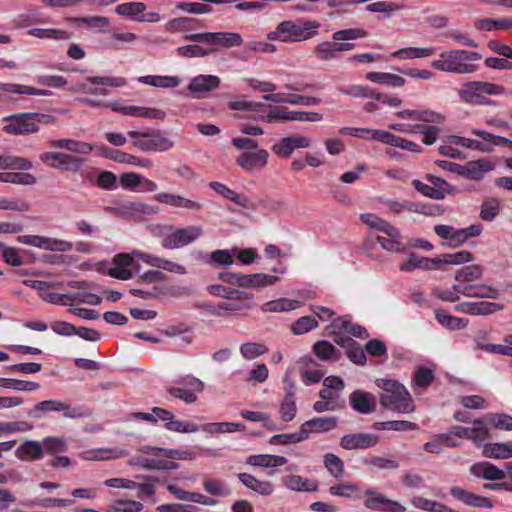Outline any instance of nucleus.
<instances>
[{"label": "nucleus", "instance_id": "nucleus-1", "mask_svg": "<svg viewBox=\"0 0 512 512\" xmlns=\"http://www.w3.org/2000/svg\"><path fill=\"white\" fill-rule=\"evenodd\" d=\"M481 59L482 56L478 52L452 49L441 52L439 58L432 61L431 65L442 72L470 74L478 70L476 62Z\"/></svg>", "mask_w": 512, "mask_h": 512}, {"label": "nucleus", "instance_id": "nucleus-2", "mask_svg": "<svg viewBox=\"0 0 512 512\" xmlns=\"http://www.w3.org/2000/svg\"><path fill=\"white\" fill-rule=\"evenodd\" d=\"M320 23L316 20L300 18L296 21L280 22L274 31L267 34L269 40L280 42H301L309 40L318 34Z\"/></svg>", "mask_w": 512, "mask_h": 512}, {"label": "nucleus", "instance_id": "nucleus-3", "mask_svg": "<svg viewBox=\"0 0 512 512\" xmlns=\"http://www.w3.org/2000/svg\"><path fill=\"white\" fill-rule=\"evenodd\" d=\"M376 385L383 390L380 395L382 407L404 414L414 411L412 397L404 385L391 379H377Z\"/></svg>", "mask_w": 512, "mask_h": 512}, {"label": "nucleus", "instance_id": "nucleus-4", "mask_svg": "<svg viewBox=\"0 0 512 512\" xmlns=\"http://www.w3.org/2000/svg\"><path fill=\"white\" fill-rule=\"evenodd\" d=\"M7 122L3 131L10 135H30L38 133L40 125H48L56 122L53 115L38 112L15 113L3 118Z\"/></svg>", "mask_w": 512, "mask_h": 512}, {"label": "nucleus", "instance_id": "nucleus-5", "mask_svg": "<svg viewBox=\"0 0 512 512\" xmlns=\"http://www.w3.org/2000/svg\"><path fill=\"white\" fill-rule=\"evenodd\" d=\"M128 420H142L152 425L162 421L166 430L176 433H195L199 431V425L193 422L178 420L172 411L157 406L152 408L151 413H130Z\"/></svg>", "mask_w": 512, "mask_h": 512}, {"label": "nucleus", "instance_id": "nucleus-6", "mask_svg": "<svg viewBox=\"0 0 512 512\" xmlns=\"http://www.w3.org/2000/svg\"><path fill=\"white\" fill-rule=\"evenodd\" d=\"M127 136L133 140L132 145L143 152H166L174 147V142L159 129L130 130Z\"/></svg>", "mask_w": 512, "mask_h": 512}, {"label": "nucleus", "instance_id": "nucleus-7", "mask_svg": "<svg viewBox=\"0 0 512 512\" xmlns=\"http://www.w3.org/2000/svg\"><path fill=\"white\" fill-rule=\"evenodd\" d=\"M504 87L486 81L465 82L458 91L461 102L472 105H485L488 103L487 95H502Z\"/></svg>", "mask_w": 512, "mask_h": 512}, {"label": "nucleus", "instance_id": "nucleus-8", "mask_svg": "<svg viewBox=\"0 0 512 512\" xmlns=\"http://www.w3.org/2000/svg\"><path fill=\"white\" fill-rule=\"evenodd\" d=\"M218 279L231 286L245 289H261L274 285L278 282L279 277L264 273L243 274L226 271L219 273Z\"/></svg>", "mask_w": 512, "mask_h": 512}, {"label": "nucleus", "instance_id": "nucleus-9", "mask_svg": "<svg viewBox=\"0 0 512 512\" xmlns=\"http://www.w3.org/2000/svg\"><path fill=\"white\" fill-rule=\"evenodd\" d=\"M184 38L187 41L223 48L238 47L243 43L242 36L235 32L194 33L188 34Z\"/></svg>", "mask_w": 512, "mask_h": 512}, {"label": "nucleus", "instance_id": "nucleus-10", "mask_svg": "<svg viewBox=\"0 0 512 512\" xmlns=\"http://www.w3.org/2000/svg\"><path fill=\"white\" fill-rule=\"evenodd\" d=\"M17 242L47 251L57 252H69L73 247L72 243L69 241L39 235H21L17 237Z\"/></svg>", "mask_w": 512, "mask_h": 512}, {"label": "nucleus", "instance_id": "nucleus-11", "mask_svg": "<svg viewBox=\"0 0 512 512\" xmlns=\"http://www.w3.org/2000/svg\"><path fill=\"white\" fill-rule=\"evenodd\" d=\"M42 163L64 171H80L83 158L60 152H43L39 155Z\"/></svg>", "mask_w": 512, "mask_h": 512}, {"label": "nucleus", "instance_id": "nucleus-12", "mask_svg": "<svg viewBox=\"0 0 512 512\" xmlns=\"http://www.w3.org/2000/svg\"><path fill=\"white\" fill-rule=\"evenodd\" d=\"M203 234L201 226H187L175 230L163 238L161 245L166 249H176L194 242Z\"/></svg>", "mask_w": 512, "mask_h": 512}, {"label": "nucleus", "instance_id": "nucleus-13", "mask_svg": "<svg viewBox=\"0 0 512 512\" xmlns=\"http://www.w3.org/2000/svg\"><path fill=\"white\" fill-rule=\"evenodd\" d=\"M253 299H233L218 303L217 305H209L207 311L209 314L217 317H225L227 315H245L251 309V301Z\"/></svg>", "mask_w": 512, "mask_h": 512}, {"label": "nucleus", "instance_id": "nucleus-14", "mask_svg": "<svg viewBox=\"0 0 512 512\" xmlns=\"http://www.w3.org/2000/svg\"><path fill=\"white\" fill-rule=\"evenodd\" d=\"M367 497L364 501L366 508L370 510H377L382 512H405L406 508L399 502L388 499L381 493H378L372 489L365 491Z\"/></svg>", "mask_w": 512, "mask_h": 512}, {"label": "nucleus", "instance_id": "nucleus-15", "mask_svg": "<svg viewBox=\"0 0 512 512\" xmlns=\"http://www.w3.org/2000/svg\"><path fill=\"white\" fill-rule=\"evenodd\" d=\"M52 411L63 412L64 416L67 418H76L81 416V414L77 412L76 408L58 400H45L39 402L27 412V415L31 418H40L43 412Z\"/></svg>", "mask_w": 512, "mask_h": 512}, {"label": "nucleus", "instance_id": "nucleus-16", "mask_svg": "<svg viewBox=\"0 0 512 512\" xmlns=\"http://www.w3.org/2000/svg\"><path fill=\"white\" fill-rule=\"evenodd\" d=\"M311 145L309 138L302 135H291L280 139L273 144L271 150L281 158H289L295 149L308 148Z\"/></svg>", "mask_w": 512, "mask_h": 512}, {"label": "nucleus", "instance_id": "nucleus-17", "mask_svg": "<svg viewBox=\"0 0 512 512\" xmlns=\"http://www.w3.org/2000/svg\"><path fill=\"white\" fill-rule=\"evenodd\" d=\"M449 493L455 500L470 507L487 509L493 507V502L491 499L475 494L460 486H452L449 489Z\"/></svg>", "mask_w": 512, "mask_h": 512}, {"label": "nucleus", "instance_id": "nucleus-18", "mask_svg": "<svg viewBox=\"0 0 512 512\" xmlns=\"http://www.w3.org/2000/svg\"><path fill=\"white\" fill-rule=\"evenodd\" d=\"M379 442V437L371 433H350L340 439V447L345 450L368 449Z\"/></svg>", "mask_w": 512, "mask_h": 512}, {"label": "nucleus", "instance_id": "nucleus-19", "mask_svg": "<svg viewBox=\"0 0 512 512\" xmlns=\"http://www.w3.org/2000/svg\"><path fill=\"white\" fill-rule=\"evenodd\" d=\"M114 267L109 268L107 274L119 280H129L133 277L130 268H139V264L135 263L134 258L127 253L116 254L113 258Z\"/></svg>", "mask_w": 512, "mask_h": 512}, {"label": "nucleus", "instance_id": "nucleus-20", "mask_svg": "<svg viewBox=\"0 0 512 512\" xmlns=\"http://www.w3.org/2000/svg\"><path fill=\"white\" fill-rule=\"evenodd\" d=\"M269 153L266 149L257 151H246L241 153L236 163L245 171L252 172L264 168L268 162Z\"/></svg>", "mask_w": 512, "mask_h": 512}, {"label": "nucleus", "instance_id": "nucleus-21", "mask_svg": "<svg viewBox=\"0 0 512 512\" xmlns=\"http://www.w3.org/2000/svg\"><path fill=\"white\" fill-rule=\"evenodd\" d=\"M372 140L381 142L383 144L391 145L394 147H398L400 149L414 152V153H421L422 148L417 143L404 139L400 136H397L395 134H392L388 131L381 130V131H375L373 133V136H371Z\"/></svg>", "mask_w": 512, "mask_h": 512}, {"label": "nucleus", "instance_id": "nucleus-22", "mask_svg": "<svg viewBox=\"0 0 512 512\" xmlns=\"http://www.w3.org/2000/svg\"><path fill=\"white\" fill-rule=\"evenodd\" d=\"M504 309V306L500 303L496 302H487V301H479V302H462L457 304L454 307V310L459 313L469 314V315H490L496 311H501Z\"/></svg>", "mask_w": 512, "mask_h": 512}, {"label": "nucleus", "instance_id": "nucleus-23", "mask_svg": "<svg viewBox=\"0 0 512 512\" xmlns=\"http://www.w3.org/2000/svg\"><path fill=\"white\" fill-rule=\"evenodd\" d=\"M221 79L216 75H198L191 79L188 90L194 98H200L203 93L213 91L220 86Z\"/></svg>", "mask_w": 512, "mask_h": 512}, {"label": "nucleus", "instance_id": "nucleus-24", "mask_svg": "<svg viewBox=\"0 0 512 512\" xmlns=\"http://www.w3.org/2000/svg\"><path fill=\"white\" fill-rule=\"evenodd\" d=\"M105 212L116 217L132 218L140 214L154 212L153 207L143 202H126L119 207H105Z\"/></svg>", "mask_w": 512, "mask_h": 512}, {"label": "nucleus", "instance_id": "nucleus-25", "mask_svg": "<svg viewBox=\"0 0 512 512\" xmlns=\"http://www.w3.org/2000/svg\"><path fill=\"white\" fill-rule=\"evenodd\" d=\"M351 408L361 414H370L376 409V398L364 390H355L349 395Z\"/></svg>", "mask_w": 512, "mask_h": 512}, {"label": "nucleus", "instance_id": "nucleus-26", "mask_svg": "<svg viewBox=\"0 0 512 512\" xmlns=\"http://www.w3.org/2000/svg\"><path fill=\"white\" fill-rule=\"evenodd\" d=\"M263 99L273 103H288L291 105L315 106L321 102V99L314 96H304L300 94H266Z\"/></svg>", "mask_w": 512, "mask_h": 512}, {"label": "nucleus", "instance_id": "nucleus-27", "mask_svg": "<svg viewBox=\"0 0 512 512\" xmlns=\"http://www.w3.org/2000/svg\"><path fill=\"white\" fill-rule=\"evenodd\" d=\"M439 268V256L428 258L417 253H411L407 261L400 265V270L404 272H411L415 269L434 270Z\"/></svg>", "mask_w": 512, "mask_h": 512}, {"label": "nucleus", "instance_id": "nucleus-28", "mask_svg": "<svg viewBox=\"0 0 512 512\" xmlns=\"http://www.w3.org/2000/svg\"><path fill=\"white\" fill-rule=\"evenodd\" d=\"M327 330H332V333H345L349 336H354L357 338H367L368 333L367 330L359 326L350 320L344 318H336L332 321V323L327 326Z\"/></svg>", "mask_w": 512, "mask_h": 512}, {"label": "nucleus", "instance_id": "nucleus-29", "mask_svg": "<svg viewBox=\"0 0 512 512\" xmlns=\"http://www.w3.org/2000/svg\"><path fill=\"white\" fill-rule=\"evenodd\" d=\"M155 201L176 208H185L188 210H200L202 205L194 200L186 199L178 194L161 192L154 196Z\"/></svg>", "mask_w": 512, "mask_h": 512}, {"label": "nucleus", "instance_id": "nucleus-30", "mask_svg": "<svg viewBox=\"0 0 512 512\" xmlns=\"http://www.w3.org/2000/svg\"><path fill=\"white\" fill-rule=\"evenodd\" d=\"M338 425V419L334 416L315 417L304 422L301 427L306 431L307 439L310 433H323L335 429Z\"/></svg>", "mask_w": 512, "mask_h": 512}, {"label": "nucleus", "instance_id": "nucleus-31", "mask_svg": "<svg viewBox=\"0 0 512 512\" xmlns=\"http://www.w3.org/2000/svg\"><path fill=\"white\" fill-rule=\"evenodd\" d=\"M361 221L372 229L385 233L389 237H401L398 228L388 221L376 216L372 213L361 214Z\"/></svg>", "mask_w": 512, "mask_h": 512}, {"label": "nucleus", "instance_id": "nucleus-32", "mask_svg": "<svg viewBox=\"0 0 512 512\" xmlns=\"http://www.w3.org/2000/svg\"><path fill=\"white\" fill-rule=\"evenodd\" d=\"M106 157L117 163L129 164L147 169L152 168L154 165L153 161L149 158H140L120 150H109L106 153Z\"/></svg>", "mask_w": 512, "mask_h": 512}, {"label": "nucleus", "instance_id": "nucleus-33", "mask_svg": "<svg viewBox=\"0 0 512 512\" xmlns=\"http://www.w3.org/2000/svg\"><path fill=\"white\" fill-rule=\"evenodd\" d=\"M18 459L23 461H34L43 458L42 444L35 440H26L15 451Z\"/></svg>", "mask_w": 512, "mask_h": 512}, {"label": "nucleus", "instance_id": "nucleus-34", "mask_svg": "<svg viewBox=\"0 0 512 512\" xmlns=\"http://www.w3.org/2000/svg\"><path fill=\"white\" fill-rule=\"evenodd\" d=\"M462 168L460 176L478 181L484 177L486 172L492 170V165L488 161L480 159L477 161H470L467 164L462 165Z\"/></svg>", "mask_w": 512, "mask_h": 512}, {"label": "nucleus", "instance_id": "nucleus-35", "mask_svg": "<svg viewBox=\"0 0 512 512\" xmlns=\"http://www.w3.org/2000/svg\"><path fill=\"white\" fill-rule=\"evenodd\" d=\"M434 232L440 238L448 240L449 247L455 248L465 243V236L462 232V229H457L453 226L441 224L434 227Z\"/></svg>", "mask_w": 512, "mask_h": 512}, {"label": "nucleus", "instance_id": "nucleus-36", "mask_svg": "<svg viewBox=\"0 0 512 512\" xmlns=\"http://www.w3.org/2000/svg\"><path fill=\"white\" fill-rule=\"evenodd\" d=\"M238 478L243 485L262 496H269L274 491V486L269 481H261L248 473H239Z\"/></svg>", "mask_w": 512, "mask_h": 512}, {"label": "nucleus", "instance_id": "nucleus-37", "mask_svg": "<svg viewBox=\"0 0 512 512\" xmlns=\"http://www.w3.org/2000/svg\"><path fill=\"white\" fill-rule=\"evenodd\" d=\"M207 291L209 294L217 297L224 298L226 300H233V299H253L254 295L252 293L239 290V289H233L224 285L220 284H214L210 285L207 288Z\"/></svg>", "mask_w": 512, "mask_h": 512}, {"label": "nucleus", "instance_id": "nucleus-38", "mask_svg": "<svg viewBox=\"0 0 512 512\" xmlns=\"http://www.w3.org/2000/svg\"><path fill=\"white\" fill-rule=\"evenodd\" d=\"M145 10L146 5L142 2L122 3L117 5L115 8V12L118 15L125 16L140 22L146 21V15L144 14Z\"/></svg>", "mask_w": 512, "mask_h": 512}, {"label": "nucleus", "instance_id": "nucleus-39", "mask_svg": "<svg viewBox=\"0 0 512 512\" xmlns=\"http://www.w3.org/2000/svg\"><path fill=\"white\" fill-rule=\"evenodd\" d=\"M0 91L33 96H51L53 93L48 89H39L29 85L17 83H0Z\"/></svg>", "mask_w": 512, "mask_h": 512}, {"label": "nucleus", "instance_id": "nucleus-40", "mask_svg": "<svg viewBox=\"0 0 512 512\" xmlns=\"http://www.w3.org/2000/svg\"><path fill=\"white\" fill-rule=\"evenodd\" d=\"M482 453L487 458L508 459L512 457V443H488Z\"/></svg>", "mask_w": 512, "mask_h": 512}, {"label": "nucleus", "instance_id": "nucleus-41", "mask_svg": "<svg viewBox=\"0 0 512 512\" xmlns=\"http://www.w3.org/2000/svg\"><path fill=\"white\" fill-rule=\"evenodd\" d=\"M139 82L158 88H175L180 85L181 79L177 76L147 75L140 77Z\"/></svg>", "mask_w": 512, "mask_h": 512}, {"label": "nucleus", "instance_id": "nucleus-42", "mask_svg": "<svg viewBox=\"0 0 512 512\" xmlns=\"http://www.w3.org/2000/svg\"><path fill=\"white\" fill-rule=\"evenodd\" d=\"M436 49L434 47L418 48V47H406L401 48L391 54V57L399 60L415 59V58H426L435 54Z\"/></svg>", "mask_w": 512, "mask_h": 512}, {"label": "nucleus", "instance_id": "nucleus-43", "mask_svg": "<svg viewBox=\"0 0 512 512\" xmlns=\"http://www.w3.org/2000/svg\"><path fill=\"white\" fill-rule=\"evenodd\" d=\"M435 318L439 324L449 330H461L468 324L467 319L453 316L443 309L435 310Z\"/></svg>", "mask_w": 512, "mask_h": 512}, {"label": "nucleus", "instance_id": "nucleus-44", "mask_svg": "<svg viewBox=\"0 0 512 512\" xmlns=\"http://www.w3.org/2000/svg\"><path fill=\"white\" fill-rule=\"evenodd\" d=\"M464 296L477 298L497 299L499 297L498 289L485 284H466Z\"/></svg>", "mask_w": 512, "mask_h": 512}, {"label": "nucleus", "instance_id": "nucleus-45", "mask_svg": "<svg viewBox=\"0 0 512 512\" xmlns=\"http://www.w3.org/2000/svg\"><path fill=\"white\" fill-rule=\"evenodd\" d=\"M284 485L294 491L314 492L318 490L316 482L299 475H290L283 478Z\"/></svg>", "mask_w": 512, "mask_h": 512}, {"label": "nucleus", "instance_id": "nucleus-46", "mask_svg": "<svg viewBox=\"0 0 512 512\" xmlns=\"http://www.w3.org/2000/svg\"><path fill=\"white\" fill-rule=\"evenodd\" d=\"M287 458L284 456L270 455V454H259L251 455L247 463L252 466L259 467H279L287 463Z\"/></svg>", "mask_w": 512, "mask_h": 512}, {"label": "nucleus", "instance_id": "nucleus-47", "mask_svg": "<svg viewBox=\"0 0 512 512\" xmlns=\"http://www.w3.org/2000/svg\"><path fill=\"white\" fill-rule=\"evenodd\" d=\"M203 261L213 268H221L232 265L234 257L229 250H215L203 257Z\"/></svg>", "mask_w": 512, "mask_h": 512}, {"label": "nucleus", "instance_id": "nucleus-48", "mask_svg": "<svg viewBox=\"0 0 512 512\" xmlns=\"http://www.w3.org/2000/svg\"><path fill=\"white\" fill-rule=\"evenodd\" d=\"M32 162L24 157L0 155V170H30Z\"/></svg>", "mask_w": 512, "mask_h": 512}, {"label": "nucleus", "instance_id": "nucleus-49", "mask_svg": "<svg viewBox=\"0 0 512 512\" xmlns=\"http://www.w3.org/2000/svg\"><path fill=\"white\" fill-rule=\"evenodd\" d=\"M49 146L53 148L65 149L75 153H89L92 150L91 145L73 139H59L49 141Z\"/></svg>", "mask_w": 512, "mask_h": 512}, {"label": "nucleus", "instance_id": "nucleus-50", "mask_svg": "<svg viewBox=\"0 0 512 512\" xmlns=\"http://www.w3.org/2000/svg\"><path fill=\"white\" fill-rule=\"evenodd\" d=\"M366 78L371 82L386 84L391 87H402L406 82L399 75L384 72H369L366 74Z\"/></svg>", "mask_w": 512, "mask_h": 512}, {"label": "nucleus", "instance_id": "nucleus-51", "mask_svg": "<svg viewBox=\"0 0 512 512\" xmlns=\"http://www.w3.org/2000/svg\"><path fill=\"white\" fill-rule=\"evenodd\" d=\"M301 302L288 298H280L276 300H271L262 305V310L264 312H284L295 310L300 307Z\"/></svg>", "mask_w": 512, "mask_h": 512}, {"label": "nucleus", "instance_id": "nucleus-52", "mask_svg": "<svg viewBox=\"0 0 512 512\" xmlns=\"http://www.w3.org/2000/svg\"><path fill=\"white\" fill-rule=\"evenodd\" d=\"M313 55L320 61H331L339 58L334 40L317 44L313 49Z\"/></svg>", "mask_w": 512, "mask_h": 512}, {"label": "nucleus", "instance_id": "nucleus-53", "mask_svg": "<svg viewBox=\"0 0 512 512\" xmlns=\"http://www.w3.org/2000/svg\"><path fill=\"white\" fill-rule=\"evenodd\" d=\"M27 34L40 39L67 40L70 38L68 32L55 28H31Z\"/></svg>", "mask_w": 512, "mask_h": 512}, {"label": "nucleus", "instance_id": "nucleus-54", "mask_svg": "<svg viewBox=\"0 0 512 512\" xmlns=\"http://www.w3.org/2000/svg\"><path fill=\"white\" fill-rule=\"evenodd\" d=\"M0 182L34 185L37 182V179L34 175L25 172H0Z\"/></svg>", "mask_w": 512, "mask_h": 512}, {"label": "nucleus", "instance_id": "nucleus-55", "mask_svg": "<svg viewBox=\"0 0 512 512\" xmlns=\"http://www.w3.org/2000/svg\"><path fill=\"white\" fill-rule=\"evenodd\" d=\"M323 464L329 474L336 479L342 478L344 474V461L333 453H326L323 456Z\"/></svg>", "mask_w": 512, "mask_h": 512}, {"label": "nucleus", "instance_id": "nucleus-56", "mask_svg": "<svg viewBox=\"0 0 512 512\" xmlns=\"http://www.w3.org/2000/svg\"><path fill=\"white\" fill-rule=\"evenodd\" d=\"M177 54L181 57L187 58H195V57H205L214 54L217 49L210 47L204 48L198 44H191L178 47L176 49Z\"/></svg>", "mask_w": 512, "mask_h": 512}, {"label": "nucleus", "instance_id": "nucleus-57", "mask_svg": "<svg viewBox=\"0 0 512 512\" xmlns=\"http://www.w3.org/2000/svg\"><path fill=\"white\" fill-rule=\"evenodd\" d=\"M483 269L481 266L473 264L464 266L456 271L455 280L458 282H474L482 277Z\"/></svg>", "mask_w": 512, "mask_h": 512}, {"label": "nucleus", "instance_id": "nucleus-58", "mask_svg": "<svg viewBox=\"0 0 512 512\" xmlns=\"http://www.w3.org/2000/svg\"><path fill=\"white\" fill-rule=\"evenodd\" d=\"M374 428L378 430H393V431H410L417 430L418 425L414 422L406 420H391L384 422H376Z\"/></svg>", "mask_w": 512, "mask_h": 512}, {"label": "nucleus", "instance_id": "nucleus-59", "mask_svg": "<svg viewBox=\"0 0 512 512\" xmlns=\"http://www.w3.org/2000/svg\"><path fill=\"white\" fill-rule=\"evenodd\" d=\"M473 260V255L469 251H459L456 253H446L439 256V266L459 265Z\"/></svg>", "mask_w": 512, "mask_h": 512}, {"label": "nucleus", "instance_id": "nucleus-60", "mask_svg": "<svg viewBox=\"0 0 512 512\" xmlns=\"http://www.w3.org/2000/svg\"><path fill=\"white\" fill-rule=\"evenodd\" d=\"M306 439V431L302 430V427H300V430L295 433L278 434L272 436L269 440V443L272 445H286L290 443H298Z\"/></svg>", "mask_w": 512, "mask_h": 512}, {"label": "nucleus", "instance_id": "nucleus-61", "mask_svg": "<svg viewBox=\"0 0 512 512\" xmlns=\"http://www.w3.org/2000/svg\"><path fill=\"white\" fill-rule=\"evenodd\" d=\"M365 9L369 12L384 13L391 17L394 12L404 9V5L397 2L378 1L368 4Z\"/></svg>", "mask_w": 512, "mask_h": 512}, {"label": "nucleus", "instance_id": "nucleus-62", "mask_svg": "<svg viewBox=\"0 0 512 512\" xmlns=\"http://www.w3.org/2000/svg\"><path fill=\"white\" fill-rule=\"evenodd\" d=\"M318 327V321L312 316H302L293 322L291 332L294 335H303Z\"/></svg>", "mask_w": 512, "mask_h": 512}, {"label": "nucleus", "instance_id": "nucleus-63", "mask_svg": "<svg viewBox=\"0 0 512 512\" xmlns=\"http://www.w3.org/2000/svg\"><path fill=\"white\" fill-rule=\"evenodd\" d=\"M500 211V202L495 198L485 200L481 205L480 218L484 221H492Z\"/></svg>", "mask_w": 512, "mask_h": 512}, {"label": "nucleus", "instance_id": "nucleus-64", "mask_svg": "<svg viewBox=\"0 0 512 512\" xmlns=\"http://www.w3.org/2000/svg\"><path fill=\"white\" fill-rule=\"evenodd\" d=\"M203 487L212 496L224 497L230 494L229 488L222 480L205 479Z\"/></svg>", "mask_w": 512, "mask_h": 512}]
</instances>
